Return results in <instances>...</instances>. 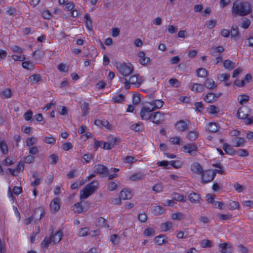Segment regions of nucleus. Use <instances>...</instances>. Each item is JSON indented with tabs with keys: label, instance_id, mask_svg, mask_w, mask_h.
<instances>
[{
	"label": "nucleus",
	"instance_id": "obj_1",
	"mask_svg": "<svg viewBox=\"0 0 253 253\" xmlns=\"http://www.w3.org/2000/svg\"><path fill=\"white\" fill-rule=\"evenodd\" d=\"M252 11L250 3L248 1H241L237 0L233 4L232 13L233 15L244 16Z\"/></svg>",
	"mask_w": 253,
	"mask_h": 253
},
{
	"label": "nucleus",
	"instance_id": "obj_2",
	"mask_svg": "<svg viewBox=\"0 0 253 253\" xmlns=\"http://www.w3.org/2000/svg\"><path fill=\"white\" fill-rule=\"evenodd\" d=\"M116 67L119 73L125 77L129 76L133 71V67L129 63H117Z\"/></svg>",
	"mask_w": 253,
	"mask_h": 253
},
{
	"label": "nucleus",
	"instance_id": "obj_3",
	"mask_svg": "<svg viewBox=\"0 0 253 253\" xmlns=\"http://www.w3.org/2000/svg\"><path fill=\"white\" fill-rule=\"evenodd\" d=\"M94 181L85 185L84 189L82 190L80 194V200H83L87 198L93 194L95 191Z\"/></svg>",
	"mask_w": 253,
	"mask_h": 253
},
{
	"label": "nucleus",
	"instance_id": "obj_4",
	"mask_svg": "<svg viewBox=\"0 0 253 253\" xmlns=\"http://www.w3.org/2000/svg\"><path fill=\"white\" fill-rule=\"evenodd\" d=\"M201 175V182L203 184L207 183L212 181L215 176L214 172L211 169L204 171Z\"/></svg>",
	"mask_w": 253,
	"mask_h": 253
},
{
	"label": "nucleus",
	"instance_id": "obj_5",
	"mask_svg": "<svg viewBox=\"0 0 253 253\" xmlns=\"http://www.w3.org/2000/svg\"><path fill=\"white\" fill-rule=\"evenodd\" d=\"M153 108L147 105L143 106L140 111L141 118L143 120H150L151 114L153 111Z\"/></svg>",
	"mask_w": 253,
	"mask_h": 253
},
{
	"label": "nucleus",
	"instance_id": "obj_6",
	"mask_svg": "<svg viewBox=\"0 0 253 253\" xmlns=\"http://www.w3.org/2000/svg\"><path fill=\"white\" fill-rule=\"evenodd\" d=\"M150 120L153 123L159 125L164 120V114L159 111L153 112Z\"/></svg>",
	"mask_w": 253,
	"mask_h": 253
},
{
	"label": "nucleus",
	"instance_id": "obj_7",
	"mask_svg": "<svg viewBox=\"0 0 253 253\" xmlns=\"http://www.w3.org/2000/svg\"><path fill=\"white\" fill-rule=\"evenodd\" d=\"M181 150L190 155H193L195 152H197L198 148L196 143H189L183 146L181 148Z\"/></svg>",
	"mask_w": 253,
	"mask_h": 253
},
{
	"label": "nucleus",
	"instance_id": "obj_8",
	"mask_svg": "<svg viewBox=\"0 0 253 253\" xmlns=\"http://www.w3.org/2000/svg\"><path fill=\"white\" fill-rule=\"evenodd\" d=\"M250 116V111L246 106L240 107L237 113V117L240 119H243Z\"/></svg>",
	"mask_w": 253,
	"mask_h": 253
},
{
	"label": "nucleus",
	"instance_id": "obj_9",
	"mask_svg": "<svg viewBox=\"0 0 253 253\" xmlns=\"http://www.w3.org/2000/svg\"><path fill=\"white\" fill-rule=\"evenodd\" d=\"M44 215V211L41 208H36L31 216L32 217L33 220L36 222L38 220H40L42 216Z\"/></svg>",
	"mask_w": 253,
	"mask_h": 253
},
{
	"label": "nucleus",
	"instance_id": "obj_10",
	"mask_svg": "<svg viewBox=\"0 0 253 253\" xmlns=\"http://www.w3.org/2000/svg\"><path fill=\"white\" fill-rule=\"evenodd\" d=\"M232 245L229 243H224L219 245V249L221 253H232Z\"/></svg>",
	"mask_w": 253,
	"mask_h": 253
},
{
	"label": "nucleus",
	"instance_id": "obj_11",
	"mask_svg": "<svg viewBox=\"0 0 253 253\" xmlns=\"http://www.w3.org/2000/svg\"><path fill=\"white\" fill-rule=\"evenodd\" d=\"M96 173L101 175V177H105L109 174V171L107 167L102 165H97L96 166Z\"/></svg>",
	"mask_w": 253,
	"mask_h": 253
},
{
	"label": "nucleus",
	"instance_id": "obj_12",
	"mask_svg": "<svg viewBox=\"0 0 253 253\" xmlns=\"http://www.w3.org/2000/svg\"><path fill=\"white\" fill-rule=\"evenodd\" d=\"M191 170L198 174H201L204 171L201 165L198 162H194L191 165Z\"/></svg>",
	"mask_w": 253,
	"mask_h": 253
},
{
	"label": "nucleus",
	"instance_id": "obj_13",
	"mask_svg": "<svg viewBox=\"0 0 253 253\" xmlns=\"http://www.w3.org/2000/svg\"><path fill=\"white\" fill-rule=\"evenodd\" d=\"M175 126L176 129L179 131H184L188 127L187 124L182 120L177 121Z\"/></svg>",
	"mask_w": 253,
	"mask_h": 253
},
{
	"label": "nucleus",
	"instance_id": "obj_14",
	"mask_svg": "<svg viewBox=\"0 0 253 253\" xmlns=\"http://www.w3.org/2000/svg\"><path fill=\"white\" fill-rule=\"evenodd\" d=\"M137 55L140 58V63L143 66L146 65L150 61L149 57L145 56V53L144 51L139 52Z\"/></svg>",
	"mask_w": 253,
	"mask_h": 253
},
{
	"label": "nucleus",
	"instance_id": "obj_15",
	"mask_svg": "<svg viewBox=\"0 0 253 253\" xmlns=\"http://www.w3.org/2000/svg\"><path fill=\"white\" fill-rule=\"evenodd\" d=\"M96 126H102L109 130L112 129L113 127V126L108 121L105 120H96Z\"/></svg>",
	"mask_w": 253,
	"mask_h": 253
},
{
	"label": "nucleus",
	"instance_id": "obj_16",
	"mask_svg": "<svg viewBox=\"0 0 253 253\" xmlns=\"http://www.w3.org/2000/svg\"><path fill=\"white\" fill-rule=\"evenodd\" d=\"M190 89L196 93L202 92L204 91V85L202 84L191 83L190 85Z\"/></svg>",
	"mask_w": 253,
	"mask_h": 253
},
{
	"label": "nucleus",
	"instance_id": "obj_17",
	"mask_svg": "<svg viewBox=\"0 0 253 253\" xmlns=\"http://www.w3.org/2000/svg\"><path fill=\"white\" fill-rule=\"evenodd\" d=\"M203 85L209 89H213L217 86V84H215L214 81L211 78H207L205 80Z\"/></svg>",
	"mask_w": 253,
	"mask_h": 253
},
{
	"label": "nucleus",
	"instance_id": "obj_18",
	"mask_svg": "<svg viewBox=\"0 0 253 253\" xmlns=\"http://www.w3.org/2000/svg\"><path fill=\"white\" fill-rule=\"evenodd\" d=\"M132 193L130 190L128 189L125 188L123 189L121 192L120 196L121 199L126 200L131 199L132 197Z\"/></svg>",
	"mask_w": 253,
	"mask_h": 253
},
{
	"label": "nucleus",
	"instance_id": "obj_19",
	"mask_svg": "<svg viewBox=\"0 0 253 253\" xmlns=\"http://www.w3.org/2000/svg\"><path fill=\"white\" fill-rule=\"evenodd\" d=\"M51 211L53 212H56L60 209L59 200L58 198L54 199L50 204Z\"/></svg>",
	"mask_w": 253,
	"mask_h": 253
},
{
	"label": "nucleus",
	"instance_id": "obj_20",
	"mask_svg": "<svg viewBox=\"0 0 253 253\" xmlns=\"http://www.w3.org/2000/svg\"><path fill=\"white\" fill-rule=\"evenodd\" d=\"M188 197L189 201L194 204L200 203V200H202L200 195L195 192L190 193Z\"/></svg>",
	"mask_w": 253,
	"mask_h": 253
},
{
	"label": "nucleus",
	"instance_id": "obj_21",
	"mask_svg": "<svg viewBox=\"0 0 253 253\" xmlns=\"http://www.w3.org/2000/svg\"><path fill=\"white\" fill-rule=\"evenodd\" d=\"M52 234V241L54 244L58 243L62 239L63 234L61 231H57L54 235L51 233Z\"/></svg>",
	"mask_w": 253,
	"mask_h": 253
},
{
	"label": "nucleus",
	"instance_id": "obj_22",
	"mask_svg": "<svg viewBox=\"0 0 253 253\" xmlns=\"http://www.w3.org/2000/svg\"><path fill=\"white\" fill-rule=\"evenodd\" d=\"M219 128L218 124L216 123H210L208 124L206 130L209 132H215Z\"/></svg>",
	"mask_w": 253,
	"mask_h": 253
},
{
	"label": "nucleus",
	"instance_id": "obj_23",
	"mask_svg": "<svg viewBox=\"0 0 253 253\" xmlns=\"http://www.w3.org/2000/svg\"><path fill=\"white\" fill-rule=\"evenodd\" d=\"M226 206L231 210L238 209L240 208V204L238 202L231 200L228 201Z\"/></svg>",
	"mask_w": 253,
	"mask_h": 253
},
{
	"label": "nucleus",
	"instance_id": "obj_24",
	"mask_svg": "<svg viewBox=\"0 0 253 253\" xmlns=\"http://www.w3.org/2000/svg\"><path fill=\"white\" fill-rule=\"evenodd\" d=\"M84 22L86 28L89 31H92V24L91 18L88 14H86L84 16Z\"/></svg>",
	"mask_w": 253,
	"mask_h": 253
},
{
	"label": "nucleus",
	"instance_id": "obj_25",
	"mask_svg": "<svg viewBox=\"0 0 253 253\" xmlns=\"http://www.w3.org/2000/svg\"><path fill=\"white\" fill-rule=\"evenodd\" d=\"M96 225H98L101 227L109 228V225L106 223V220L105 218L100 217L97 219L96 220Z\"/></svg>",
	"mask_w": 253,
	"mask_h": 253
},
{
	"label": "nucleus",
	"instance_id": "obj_26",
	"mask_svg": "<svg viewBox=\"0 0 253 253\" xmlns=\"http://www.w3.org/2000/svg\"><path fill=\"white\" fill-rule=\"evenodd\" d=\"M223 149L227 154L233 155L236 153V152L231 148V146L227 143L223 144Z\"/></svg>",
	"mask_w": 253,
	"mask_h": 253
},
{
	"label": "nucleus",
	"instance_id": "obj_27",
	"mask_svg": "<svg viewBox=\"0 0 253 253\" xmlns=\"http://www.w3.org/2000/svg\"><path fill=\"white\" fill-rule=\"evenodd\" d=\"M164 104V102L161 100H155L151 103L150 107L153 108V110L155 109L161 108Z\"/></svg>",
	"mask_w": 253,
	"mask_h": 253
},
{
	"label": "nucleus",
	"instance_id": "obj_28",
	"mask_svg": "<svg viewBox=\"0 0 253 253\" xmlns=\"http://www.w3.org/2000/svg\"><path fill=\"white\" fill-rule=\"evenodd\" d=\"M204 100L207 103H213L216 101L214 93L209 92L204 97Z\"/></svg>",
	"mask_w": 253,
	"mask_h": 253
},
{
	"label": "nucleus",
	"instance_id": "obj_29",
	"mask_svg": "<svg viewBox=\"0 0 253 253\" xmlns=\"http://www.w3.org/2000/svg\"><path fill=\"white\" fill-rule=\"evenodd\" d=\"M172 199L175 201L181 202H186V198L179 193L174 192L172 194Z\"/></svg>",
	"mask_w": 253,
	"mask_h": 253
},
{
	"label": "nucleus",
	"instance_id": "obj_30",
	"mask_svg": "<svg viewBox=\"0 0 253 253\" xmlns=\"http://www.w3.org/2000/svg\"><path fill=\"white\" fill-rule=\"evenodd\" d=\"M235 63L230 60L226 59L223 63L224 67L228 70H231L235 67Z\"/></svg>",
	"mask_w": 253,
	"mask_h": 253
},
{
	"label": "nucleus",
	"instance_id": "obj_31",
	"mask_svg": "<svg viewBox=\"0 0 253 253\" xmlns=\"http://www.w3.org/2000/svg\"><path fill=\"white\" fill-rule=\"evenodd\" d=\"M197 75L199 77L206 78L208 76V71L205 68H199L197 70Z\"/></svg>",
	"mask_w": 253,
	"mask_h": 253
},
{
	"label": "nucleus",
	"instance_id": "obj_32",
	"mask_svg": "<svg viewBox=\"0 0 253 253\" xmlns=\"http://www.w3.org/2000/svg\"><path fill=\"white\" fill-rule=\"evenodd\" d=\"M167 242L166 238L163 235L158 236L154 239V242L158 245H162Z\"/></svg>",
	"mask_w": 253,
	"mask_h": 253
},
{
	"label": "nucleus",
	"instance_id": "obj_33",
	"mask_svg": "<svg viewBox=\"0 0 253 253\" xmlns=\"http://www.w3.org/2000/svg\"><path fill=\"white\" fill-rule=\"evenodd\" d=\"M130 128L135 131L139 132L142 131L143 129V125L142 123L139 122L131 125Z\"/></svg>",
	"mask_w": 253,
	"mask_h": 253
},
{
	"label": "nucleus",
	"instance_id": "obj_34",
	"mask_svg": "<svg viewBox=\"0 0 253 253\" xmlns=\"http://www.w3.org/2000/svg\"><path fill=\"white\" fill-rule=\"evenodd\" d=\"M249 99V96L246 94L240 95L238 97V100L240 104L243 105L246 103Z\"/></svg>",
	"mask_w": 253,
	"mask_h": 253
},
{
	"label": "nucleus",
	"instance_id": "obj_35",
	"mask_svg": "<svg viewBox=\"0 0 253 253\" xmlns=\"http://www.w3.org/2000/svg\"><path fill=\"white\" fill-rule=\"evenodd\" d=\"M81 108L82 111V116H85L87 114V111L89 109L88 103L86 102H84L81 105Z\"/></svg>",
	"mask_w": 253,
	"mask_h": 253
},
{
	"label": "nucleus",
	"instance_id": "obj_36",
	"mask_svg": "<svg viewBox=\"0 0 253 253\" xmlns=\"http://www.w3.org/2000/svg\"><path fill=\"white\" fill-rule=\"evenodd\" d=\"M224 51V48L223 46H217L216 47H212L211 48V49H210V53H211V54L214 56H216L215 55V53L216 52H218V53H221L222 52H223Z\"/></svg>",
	"mask_w": 253,
	"mask_h": 253
},
{
	"label": "nucleus",
	"instance_id": "obj_37",
	"mask_svg": "<svg viewBox=\"0 0 253 253\" xmlns=\"http://www.w3.org/2000/svg\"><path fill=\"white\" fill-rule=\"evenodd\" d=\"M108 142L109 145L111 146L112 148L114 147V146L118 142L120 141V139L116 137L113 136H109L107 138Z\"/></svg>",
	"mask_w": 253,
	"mask_h": 253
},
{
	"label": "nucleus",
	"instance_id": "obj_38",
	"mask_svg": "<svg viewBox=\"0 0 253 253\" xmlns=\"http://www.w3.org/2000/svg\"><path fill=\"white\" fill-rule=\"evenodd\" d=\"M198 135V133L197 131H190L189 132V133L187 134L186 137L190 140V141H194L196 139Z\"/></svg>",
	"mask_w": 253,
	"mask_h": 253
},
{
	"label": "nucleus",
	"instance_id": "obj_39",
	"mask_svg": "<svg viewBox=\"0 0 253 253\" xmlns=\"http://www.w3.org/2000/svg\"><path fill=\"white\" fill-rule=\"evenodd\" d=\"M52 234H51L49 238L46 237L41 244L42 247L43 248L47 249L48 247L49 244L52 242Z\"/></svg>",
	"mask_w": 253,
	"mask_h": 253
},
{
	"label": "nucleus",
	"instance_id": "obj_40",
	"mask_svg": "<svg viewBox=\"0 0 253 253\" xmlns=\"http://www.w3.org/2000/svg\"><path fill=\"white\" fill-rule=\"evenodd\" d=\"M144 175L141 172H138L131 175L129 178L132 181H137L143 178Z\"/></svg>",
	"mask_w": 253,
	"mask_h": 253
},
{
	"label": "nucleus",
	"instance_id": "obj_41",
	"mask_svg": "<svg viewBox=\"0 0 253 253\" xmlns=\"http://www.w3.org/2000/svg\"><path fill=\"white\" fill-rule=\"evenodd\" d=\"M0 148L3 154H6L8 153V147L4 140H0Z\"/></svg>",
	"mask_w": 253,
	"mask_h": 253
},
{
	"label": "nucleus",
	"instance_id": "obj_42",
	"mask_svg": "<svg viewBox=\"0 0 253 253\" xmlns=\"http://www.w3.org/2000/svg\"><path fill=\"white\" fill-rule=\"evenodd\" d=\"M1 97L3 99L8 98L11 96V91L10 89L6 88L2 91L0 94Z\"/></svg>",
	"mask_w": 253,
	"mask_h": 253
},
{
	"label": "nucleus",
	"instance_id": "obj_43",
	"mask_svg": "<svg viewBox=\"0 0 253 253\" xmlns=\"http://www.w3.org/2000/svg\"><path fill=\"white\" fill-rule=\"evenodd\" d=\"M231 37L234 38L239 35V29L236 25H233L231 29Z\"/></svg>",
	"mask_w": 253,
	"mask_h": 253
},
{
	"label": "nucleus",
	"instance_id": "obj_44",
	"mask_svg": "<svg viewBox=\"0 0 253 253\" xmlns=\"http://www.w3.org/2000/svg\"><path fill=\"white\" fill-rule=\"evenodd\" d=\"M41 79V76L40 74H34L29 77V80L32 84H35L39 82Z\"/></svg>",
	"mask_w": 253,
	"mask_h": 253
},
{
	"label": "nucleus",
	"instance_id": "obj_45",
	"mask_svg": "<svg viewBox=\"0 0 253 253\" xmlns=\"http://www.w3.org/2000/svg\"><path fill=\"white\" fill-rule=\"evenodd\" d=\"M184 217V214L179 212L174 213L171 215V218L173 220H180Z\"/></svg>",
	"mask_w": 253,
	"mask_h": 253
},
{
	"label": "nucleus",
	"instance_id": "obj_46",
	"mask_svg": "<svg viewBox=\"0 0 253 253\" xmlns=\"http://www.w3.org/2000/svg\"><path fill=\"white\" fill-rule=\"evenodd\" d=\"M112 100L115 103H122L125 100V96L123 94H120L114 96L112 98Z\"/></svg>",
	"mask_w": 253,
	"mask_h": 253
},
{
	"label": "nucleus",
	"instance_id": "obj_47",
	"mask_svg": "<svg viewBox=\"0 0 253 253\" xmlns=\"http://www.w3.org/2000/svg\"><path fill=\"white\" fill-rule=\"evenodd\" d=\"M245 139L243 137H239L238 139L233 141L234 146L235 147H240L244 145Z\"/></svg>",
	"mask_w": 253,
	"mask_h": 253
},
{
	"label": "nucleus",
	"instance_id": "obj_48",
	"mask_svg": "<svg viewBox=\"0 0 253 253\" xmlns=\"http://www.w3.org/2000/svg\"><path fill=\"white\" fill-rule=\"evenodd\" d=\"M43 141L49 144H53L55 143L56 140L51 135L44 137Z\"/></svg>",
	"mask_w": 253,
	"mask_h": 253
},
{
	"label": "nucleus",
	"instance_id": "obj_49",
	"mask_svg": "<svg viewBox=\"0 0 253 253\" xmlns=\"http://www.w3.org/2000/svg\"><path fill=\"white\" fill-rule=\"evenodd\" d=\"M172 227V223L170 222H167L164 223L161 225L162 229L164 231H167L170 230Z\"/></svg>",
	"mask_w": 253,
	"mask_h": 253
},
{
	"label": "nucleus",
	"instance_id": "obj_50",
	"mask_svg": "<svg viewBox=\"0 0 253 253\" xmlns=\"http://www.w3.org/2000/svg\"><path fill=\"white\" fill-rule=\"evenodd\" d=\"M230 78V75L228 74H221L217 75V79L220 82L227 81Z\"/></svg>",
	"mask_w": 253,
	"mask_h": 253
},
{
	"label": "nucleus",
	"instance_id": "obj_51",
	"mask_svg": "<svg viewBox=\"0 0 253 253\" xmlns=\"http://www.w3.org/2000/svg\"><path fill=\"white\" fill-rule=\"evenodd\" d=\"M73 210L75 212L78 213H81L83 211V208L81 203H78L75 204Z\"/></svg>",
	"mask_w": 253,
	"mask_h": 253
},
{
	"label": "nucleus",
	"instance_id": "obj_52",
	"mask_svg": "<svg viewBox=\"0 0 253 253\" xmlns=\"http://www.w3.org/2000/svg\"><path fill=\"white\" fill-rule=\"evenodd\" d=\"M153 210L157 214H162L165 211V209L159 206H154L153 207Z\"/></svg>",
	"mask_w": 253,
	"mask_h": 253
},
{
	"label": "nucleus",
	"instance_id": "obj_53",
	"mask_svg": "<svg viewBox=\"0 0 253 253\" xmlns=\"http://www.w3.org/2000/svg\"><path fill=\"white\" fill-rule=\"evenodd\" d=\"M109 202L111 204L120 205L121 203V198L120 196L118 198H111L109 199Z\"/></svg>",
	"mask_w": 253,
	"mask_h": 253
},
{
	"label": "nucleus",
	"instance_id": "obj_54",
	"mask_svg": "<svg viewBox=\"0 0 253 253\" xmlns=\"http://www.w3.org/2000/svg\"><path fill=\"white\" fill-rule=\"evenodd\" d=\"M236 153L241 157H246L249 155V153L247 150L244 149H239Z\"/></svg>",
	"mask_w": 253,
	"mask_h": 253
},
{
	"label": "nucleus",
	"instance_id": "obj_55",
	"mask_svg": "<svg viewBox=\"0 0 253 253\" xmlns=\"http://www.w3.org/2000/svg\"><path fill=\"white\" fill-rule=\"evenodd\" d=\"M128 81L131 84L137 87V82H138L137 75L131 76Z\"/></svg>",
	"mask_w": 253,
	"mask_h": 253
},
{
	"label": "nucleus",
	"instance_id": "obj_56",
	"mask_svg": "<svg viewBox=\"0 0 253 253\" xmlns=\"http://www.w3.org/2000/svg\"><path fill=\"white\" fill-rule=\"evenodd\" d=\"M136 161V160L132 156H127L124 159V162L126 163L132 164Z\"/></svg>",
	"mask_w": 253,
	"mask_h": 253
},
{
	"label": "nucleus",
	"instance_id": "obj_57",
	"mask_svg": "<svg viewBox=\"0 0 253 253\" xmlns=\"http://www.w3.org/2000/svg\"><path fill=\"white\" fill-rule=\"evenodd\" d=\"M74 6H75L73 2L68 1L65 4L64 10L71 11L74 9Z\"/></svg>",
	"mask_w": 253,
	"mask_h": 253
},
{
	"label": "nucleus",
	"instance_id": "obj_58",
	"mask_svg": "<svg viewBox=\"0 0 253 253\" xmlns=\"http://www.w3.org/2000/svg\"><path fill=\"white\" fill-rule=\"evenodd\" d=\"M169 164L174 168L178 169L181 167V163L179 161H171Z\"/></svg>",
	"mask_w": 253,
	"mask_h": 253
},
{
	"label": "nucleus",
	"instance_id": "obj_59",
	"mask_svg": "<svg viewBox=\"0 0 253 253\" xmlns=\"http://www.w3.org/2000/svg\"><path fill=\"white\" fill-rule=\"evenodd\" d=\"M117 188V184L114 181H111L108 184L107 189L110 191L116 190Z\"/></svg>",
	"mask_w": 253,
	"mask_h": 253
},
{
	"label": "nucleus",
	"instance_id": "obj_60",
	"mask_svg": "<svg viewBox=\"0 0 253 253\" xmlns=\"http://www.w3.org/2000/svg\"><path fill=\"white\" fill-rule=\"evenodd\" d=\"M22 67L24 68L30 70L33 68V64L32 62H30V61H24L22 63Z\"/></svg>",
	"mask_w": 253,
	"mask_h": 253
},
{
	"label": "nucleus",
	"instance_id": "obj_61",
	"mask_svg": "<svg viewBox=\"0 0 253 253\" xmlns=\"http://www.w3.org/2000/svg\"><path fill=\"white\" fill-rule=\"evenodd\" d=\"M169 84L173 87H177L179 86V82L176 79H174V78L170 79L169 80Z\"/></svg>",
	"mask_w": 253,
	"mask_h": 253
},
{
	"label": "nucleus",
	"instance_id": "obj_62",
	"mask_svg": "<svg viewBox=\"0 0 253 253\" xmlns=\"http://www.w3.org/2000/svg\"><path fill=\"white\" fill-rule=\"evenodd\" d=\"M49 158L51 160L50 164L52 165H55L58 160V157L54 154L50 155Z\"/></svg>",
	"mask_w": 253,
	"mask_h": 253
},
{
	"label": "nucleus",
	"instance_id": "obj_63",
	"mask_svg": "<svg viewBox=\"0 0 253 253\" xmlns=\"http://www.w3.org/2000/svg\"><path fill=\"white\" fill-rule=\"evenodd\" d=\"M110 241L114 245H117L119 243V237L116 234L111 235Z\"/></svg>",
	"mask_w": 253,
	"mask_h": 253
},
{
	"label": "nucleus",
	"instance_id": "obj_64",
	"mask_svg": "<svg viewBox=\"0 0 253 253\" xmlns=\"http://www.w3.org/2000/svg\"><path fill=\"white\" fill-rule=\"evenodd\" d=\"M42 15L44 19H49L51 16V14L48 10H44L42 12Z\"/></svg>",
	"mask_w": 253,
	"mask_h": 253
}]
</instances>
